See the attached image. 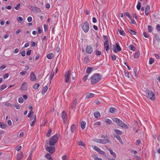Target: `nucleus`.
I'll return each instance as SVG.
<instances>
[{
	"label": "nucleus",
	"instance_id": "obj_1",
	"mask_svg": "<svg viewBox=\"0 0 160 160\" xmlns=\"http://www.w3.org/2000/svg\"><path fill=\"white\" fill-rule=\"evenodd\" d=\"M102 77V76L99 74H94L90 78L91 84L92 85H94L99 82L101 79Z\"/></svg>",
	"mask_w": 160,
	"mask_h": 160
},
{
	"label": "nucleus",
	"instance_id": "obj_2",
	"mask_svg": "<svg viewBox=\"0 0 160 160\" xmlns=\"http://www.w3.org/2000/svg\"><path fill=\"white\" fill-rule=\"evenodd\" d=\"M113 121L114 122L116 123L118 126L123 128L125 129H128V125L118 118H113Z\"/></svg>",
	"mask_w": 160,
	"mask_h": 160
},
{
	"label": "nucleus",
	"instance_id": "obj_3",
	"mask_svg": "<svg viewBox=\"0 0 160 160\" xmlns=\"http://www.w3.org/2000/svg\"><path fill=\"white\" fill-rule=\"evenodd\" d=\"M146 94L147 98L151 101H154L155 100V95L154 92L151 90H148Z\"/></svg>",
	"mask_w": 160,
	"mask_h": 160
},
{
	"label": "nucleus",
	"instance_id": "obj_4",
	"mask_svg": "<svg viewBox=\"0 0 160 160\" xmlns=\"http://www.w3.org/2000/svg\"><path fill=\"white\" fill-rule=\"evenodd\" d=\"M58 139V135L56 134L54 135L49 140V145L50 146L54 145L57 142Z\"/></svg>",
	"mask_w": 160,
	"mask_h": 160
},
{
	"label": "nucleus",
	"instance_id": "obj_5",
	"mask_svg": "<svg viewBox=\"0 0 160 160\" xmlns=\"http://www.w3.org/2000/svg\"><path fill=\"white\" fill-rule=\"evenodd\" d=\"M82 27L84 32H87L89 29V24L88 22H85L82 23Z\"/></svg>",
	"mask_w": 160,
	"mask_h": 160
},
{
	"label": "nucleus",
	"instance_id": "obj_6",
	"mask_svg": "<svg viewBox=\"0 0 160 160\" xmlns=\"http://www.w3.org/2000/svg\"><path fill=\"white\" fill-rule=\"evenodd\" d=\"M65 81L66 83H68L69 82V79L71 77V71L68 70L65 72L64 75Z\"/></svg>",
	"mask_w": 160,
	"mask_h": 160
},
{
	"label": "nucleus",
	"instance_id": "obj_7",
	"mask_svg": "<svg viewBox=\"0 0 160 160\" xmlns=\"http://www.w3.org/2000/svg\"><path fill=\"white\" fill-rule=\"evenodd\" d=\"M92 147L95 150L97 151L100 154L104 155H106V154L105 152L101 150L98 147L95 146H92Z\"/></svg>",
	"mask_w": 160,
	"mask_h": 160
},
{
	"label": "nucleus",
	"instance_id": "obj_8",
	"mask_svg": "<svg viewBox=\"0 0 160 160\" xmlns=\"http://www.w3.org/2000/svg\"><path fill=\"white\" fill-rule=\"evenodd\" d=\"M86 51L87 53L90 54L93 52V49L92 46L89 45L87 46Z\"/></svg>",
	"mask_w": 160,
	"mask_h": 160
},
{
	"label": "nucleus",
	"instance_id": "obj_9",
	"mask_svg": "<svg viewBox=\"0 0 160 160\" xmlns=\"http://www.w3.org/2000/svg\"><path fill=\"white\" fill-rule=\"evenodd\" d=\"M30 78V80L32 82H35L37 80L36 76L33 72L31 73Z\"/></svg>",
	"mask_w": 160,
	"mask_h": 160
},
{
	"label": "nucleus",
	"instance_id": "obj_10",
	"mask_svg": "<svg viewBox=\"0 0 160 160\" xmlns=\"http://www.w3.org/2000/svg\"><path fill=\"white\" fill-rule=\"evenodd\" d=\"M62 117L64 123H65L67 121V113L64 111L62 112Z\"/></svg>",
	"mask_w": 160,
	"mask_h": 160
},
{
	"label": "nucleus",
	"instance_id": "obj_11",
	"mask_svg": "<svg viewBox=\"0 0 160 160\" xmlns=\"http://www.w3.org/2000/svg\"><path fill=\"white\" fill-rule=\"evenodd\" d=\"M46 150L51 153H53L55 150V147L53 146L48 147L46 148Z\"/></svg>",
	"mask_w": 160,
	"mask_h": 160
},
{
	"label": "nucleus",
	"instance_id": "obj_12",
	"mask_svg": "<svg viewBox=\"0 0 160 160\" xmlns=\"http://www.w3.org/2000/svg\"><path fill=\"white\" fill-rule=\"evenodd\" d=\"M150 12V7L149 5H147L146 8L145 14L148 16Z\"/></svg>",
	"mask_w": 160,
	"mask_h": 160
},
{
	"label": "nucleus",
	"instance_id": "obj_13",
	"mask_svg": "<svg viewBox=\"0 0 160 160\" xmlns=\"http://www.w3.org/2000/svg\"><path fill=\"white\" fill-rule=\"evenodd\" d=\"M104 48L105 50L108 52L110 49V47L109 45V43H104Z\"/></svg>",
	"mask_w": 160,
	"mask_h": 160
},
{
	"label": "nucleus",
	"instance_id": "obj_14",
	"mask_svg": "<svg viewBox=\"0 0 160 160\" xmlns=\"http://www.w3.org/2000/svg\"><path fill=\"white\" fill-rule=\"evenodd\" d=\"M77 104V100L76 99H75L72 102V106H71V108L72 109H73L75 108Z\"/></svg>",
	"mask_w": 160,
	"mask_h": 160
},
{
	"label": "nucleus",
	"instance_id": "obj_15",
	"mask_svg": "<svg viewBox=\"0 0 160 160\" xmlns=\"http://www.w3.org/2000/svg\"><path fill=\"white\" fill-rule=\"evenodd\" d=\"M94 96V94L89 92L87 93L86 95L85 98L86 99H89V98L93 97Z\"/></svg>",
	"mask_w": 160,
	"mask_h": 160
},
{
	"label": "nucleus",
	"instance_id": "obj_16",
	"mask_svg": "<svg viewBox=\"0 0 160 160\" xmlns=\"http://www.w3.org/2000/svg\"><path fill=\"white\" fill-rule=\"evenodd\" d=\"M27 85L26 82H23L21 87V89L22 90H24L27 89Z\"/></svg>",
	"mask_w": 160,
	"mask_h": 160
},
{
	"label": "nucleus",
	"instance_id": "obj_17",
	"mask_svg": "<svg viewBox=\"0 0 160 160\" xmlns=\"http://www.w3.org/2000/svg\"><path fill=\"white\" fill-rule=\"evenodd\" d=\"M32 10L34 12L36 13L40 12V9L38 7H33Z\"/></svg>",
	"mask_w": 160,
	"mask_h": 160
},
{
	"label": "nucleus",
	"instance_id": "obj_18",
	"mask_svg": "<svg viewBox=\"0 0 160 160\" xmlns=\"http://www.w3.org/2000/svg\"><path fill=\"white\" fill-rule=\"evenodd\" d=\"M101 143L103 144H105V143H106L108 142L109 143H111V141H109L108 139H101Z\"/></svg>",
	"mask_w": 160,
	"mask_h": 160
},
{
	"label": "nucleus",
	"instance_id": "obj_19",
	"mask_svg": "<svg viewBox=\"0 0 160 160\" xmlns=\"http://www.w3.org/2000/svg\"><path fill=\"white\" fill-rule=\"evenodd\" d=\"M54 57V54L52 53H50L47 55V58L48 59H52Z\"/></svg>",
	"mask_w": 160,
	"mask_h": 160
},
{
	"label": "nucleus",
	"instance_id": "obj_20",
	"mask_svg": "<svg viewBox=\"0 0 160 160\" xmlns=\"http://www.w3.org/2000/svg\"><path fill=\"white\" fill-rule=\"evenodd\" d=\"M86 123L84 121H82L81 123V128L82 129H84L85 128Z\"/></svg>",
	"mask_w": 160,
	"mask_h": 160
},
{
	"label": "nucleus",
	"instance_id": "obj_21",
	"mask_svg": "<svg viewBox=\"0 0 160 160\" xmlns=\"http://www.w3.org/2000/svg\"><path fill=\"white\" fill-rule=\"evenodd\" d=\"M48 89V87L47 86H45L42 89V94H44L47 92Z\"/></svg>",
	"mask_w": 160,
	"mask_h": 160
},
{
	"label": "nucleus",
	"instance_id": "obj_22",
	"mask_svg": "<svg viewBox=\"0 0 160 160\" xmlns=\"http://www.w3.org/2000/svg\"><path fill=\"white\" fill-rule=\"evenodd\" d=\"M94 115L95 118H98L100 117V114L98 111L94 113Z\"/></svg>",
	"mask_w": 160,
	"mask_h": 160
},
{
	"label": "nucleus",
	"instance_id": "obj_23",
	"mask_svg": "<svg viewBox=\"0 0 160 160\" xmlns=\"http://www.w3.org/2000/svg\"><path fill=\"white\" fill-rule=\"evenodd\" d=\"M23 157V153L21 152L17 154V159L20 160Z\"/></svg>",
	"mask_w": 160,
	"mask_h": 160
},
{
	"label": "nucleus",
	"instance_id": "obj_24",
	"mask_svg": "<svg viewBox=\"0 0 160 160\" xmlns=\"http://www.w3.org/2000/svg\"><path fill=\"white\" fill-rule=\"evenodd\" d=\"M108 151L110 152V154L112 155L114 158H116V155L115 153L111 149H109Z\"/></svg>",
	"mask_w": 160,
	"mask_h": 160
},
{
	"label": "nucleus",
	"instance_id": "obj_25",
	"mask_svg": "<svg viewBox=\"0 0 160 160\" xmlns=\"http://www.w3.org/2000/svg\"><path fill=\"white\" fill-rule=\"evenodd\" d=\"M118 32L121 35L124 36H125V33L124 32L121 30L118 29Z\"/></svg>",
	"mask_w": 160,
	"mask_h": 160
},
{
	"label": "nucleus",
	"instance_id": "obj_26",
	"mask_svg": "<svg viewBox=\"0 0 160 160\" xmlns=\"http://www.w3.org/2000/svg\"><path fill=\"white\" fill-rule=\"evenodd\" d=\"M103 38L104 40L105 41V42L104 43H108L109 42V39L107 36L105 35H103Z\"/></svg>",
	"mask_w": 160,
	"mask_h": 160
},
{
	"label": "nucleus",
	"instance_id": "obj_27",
	"mask_svg": "<svg viewBox=\"0 0 160 160\" xmlns=\"http://www.w3.org/2000/svg\"><path fill=\"white\" fill-rule=\"evenodd\" d=\"M110 112L112 113H114L116 111V109L113 108V107H111L109 109Z\"/></svg>",
	"mask_w": 160,
	"mask_h": 160
},
{
	"label": "nucleus",
	"instance_id": "obj_28",
	"mask_svg": "<svg viewBox=\"0 0 160 160\" xmlns=\"http://www.w3.org/2000/svg\"><path fill=\"white\" fill-rule=\"evenodd\" d=\"M116 46L118 50L119 51H120L121 50V48L120 47L118 42L116 43Z\"/></svg>",
	"mask_w": 160,
	"mask_h": 160
},
{
	"label": "nucleus",
	"instance_id": "obj_29",
	"mask_svg": "<svg viewBox=\"0 0 160 160\" xmlns=\"http://www.w3.org/2000/svg\"><path fill=\"white\" fill-rule=\"evenodd\" d=\"M154 40H155L156 42H157L158 43L159 42L160 39L159 38V37L158 35H156L154 37Z\"/></svg>",
	"mask_w": 160,
	"mask_h": 160
},
{
	"label": "nucleus",
	"instance_id": "obj_30",
	"mask_svg": "<svg viewBox=\"0 0 160 160\" xmlns=\"http://www.w3.org/2000/svg\"><path fill=\"white\" fill-rule=\"evenodd\" d=\"M128 31L131 34L133 35H135L136 34V32L130 29H128Z\"/></svg>",
	"mask_w": 160,
	"mask_h": 160
},
{
	"label": "nucleus",
	"instance_id": "obj_31",
	"mask_svg": "<svg viewBox=\"0 0 160 160\" xmlns=\"http://www.w3.org/2000/svg\"><path fill=\"white\" fill-rule=\"evenodd\" d=\"M116 138L122 144H123V142L122 140V139L118 135H117L116 136Z\"/></svg>",
	"mask_w": 160,
	"mask_h": 160
},
{
	"label": "nucleus",
	"instance_id": "obj_32",
	"mask_svg": "<svg viewBox=\"0 0 160 160\" xmlns=\"http://www.w3.org/2000/svg\"><path fill=\"white\" fill-rule=\"evenodd\" d=\"M92 69L91 67H88L86 69V72L88 74L91 73Z\"/></svg>",
	"mask_w": 160,
	"mask_h": 160
},
{
	"label": "nucleus",
	"instance_id": "obj_33",
	"mask_svg": "<svg viewBox=\"0 0 160 160\" xmlns=\"http://www.w3.org/2000/svg\"><path fill=\"white\" fill-rule=\"evenodd\" d=\"M148 32H151L153 30V28L152 26L150 25H149L148 27Z\"/></svg>",
	"mask_w": 160,
	"mask_h": 160
},
{
	"label": "nucleus",
	"instance_id": "obj_34",
	"mask_svg": "<svg viewBox=\"0 0 160 160\" xmlns=\"http://www.w3.org/2000/svg\"><path fill=\"white\" fill-rule=\"evenodd\" d=\"M39 86L40 85L39 83H36L34 85L33 88L35 89H37L38 88Z\"/></svg>",
	"mask_w": 160,
	"mask_h": 160
},
{
	"label": "nucleus",
	"instance_id": "obj_35",
	"mask_svg": "<svg viewBox=\"0 0 160 160\" xmlns=\"http://www.w3.org/2000/svg\"><path fill=\"white\" fill-rule=\"evenodd\" d=\"M6 125L3 122H0V128L4 129Z\"/></svg>",
	"mask_w": 160,
	"mask_h": 160
},
{
	"label": "nucleus",
	"instance_id": "obj_36",
	"mask_svg": "<svg viewBox=\"0 0 160 160\" xmlns=\"http://www.w3.org/2000/svg\"><path fill=\"white\" fill-rule=\"evenodd\" d=\"M129 47L130 50L133 51H135V48L133 45H131L129 46Z\"/></svg>",
	"mask_w": 160,
	"mask_h": 160
},
{
	"label": "nucleus",
	"instance_id": "obj_37",
	"mask_svg": "<svg viewBox=\"0 0 160 160\" xmlns=\"http://www.w3.org/2000/svg\"><path fill=\"white\" fill-rule=\"evenodd\" d=\"M45 156H46V158H47V159H48L50 160V159H51L52 158L51 157V155L48 153L46 154Z\"/></svg>",
	"mask_w": 160,
	"mask_h": 160
},
{
	"label": "nucleus",
	"instance_id": "obj_38",
	"mask_svg": "<svg viewBox=\"0 0 160 160\" xmlns=\"http://www.w3.org/2000/svg\"><path fill=\"white\" fill-rule=\"evenodd\" d=\"M140 55L139 52H136L134 54V57L135 58H138L139 57Z\"/></svg>",
	"mask_w": 160,
	"mask_h": 160
},
{
	"label": "nucleus",
	"instance_id": "obj_39",
	"mask_svg": "<svg viewBox=\"0 0 160 160\" xmlns=\"http://www.w3.org/2000/svg\"><path fill=\"white\" fill-rule=\"evenodd\" d=\"M154 59L152 58H150L149 61V64H152L154 62Z\"/></svg>",
	"mask_w": 160,
	"mask_h": 160
},
{
	"label": "nucleus",
	"instance_id": "obj_40",
	"mask_svg": "<svg viewBox=\"0 0 160 160\" xmlns=\"http://www.w3.org/2000/svg\"><path fill=\"white\" fill-rule=\"evenodd\" d=\"M33 114V111H32V110H31L30 112H29L28 117L29 118H31L32 117V114Z\"/></svg>",
	"mask_w": 160,
	"mask_h": 160
},
{
	"label": "nucleus",
	"instance_id": "obj_41",
	"mask_svg": "<svg viewBox=\"0 0 160 160\" xmlns=\"http://www.w3.org/2000/svg\"><path fill=\"white\" fill-rule=\"evenodd\" d=\"M105 122L108 124H110L112 123V121L108 118H107L105 119Z\"/></svg>",
	"mask_w": 160,
	"mask_h": 160
},
{
	"label": "nucleus",
	"instance_id": "obj_42",
	"mask_svg": "<svg viewBox=\"0 0 160 160\" xmlns=\"http://www.w3.org/2000/svg\"><path fill=\"white\" fill-rule=\"evenodd\" d=\"M18 101L19 103H22L23 102V99L22 98L20 97L18 99Z\"/></svg>",
	"mask_w": 160,
	"mask_h": 160
},
{
	"label": "nucleus",
	"instance_id": "obj_43",
	"mask_svg": "<svg viewBox=\"0 0 160 160\" xmlns=\"http://www.w3.org/2000/svg\"><path fill=\"white\" fill-rule=\"evenodd\" d=\"M78 145L79 146H81L83 147L85 146V144L83 143V142L82 141H80L78 143Z\"/></svg>",
	"mask_w": 160,
	"mask_h": 160
},
{
	"label": "nucleus",
	"instance_id": "obj_44",
	"mask_svg": "<svg viewBox=\"0 0 160 160\" xmlns=\"http://www.w3.org/2000/svg\"><path fill=\"white\" fill-rule=\"evenodd\" d=\"M141 7V4L140 2H139L137 6V8L138 10H139Z\"/></svg>",
	"mask_w": 160,
	"mask_h": 160
},
{
	"label": "nucleus",
	"instance_id": "obj_45",
	"mask_svg": "<svg viewBox=\"0 0 160 160\" xmlns=\"http://www.w3.org/2000/svg\"><path fill=\"white\" fill-rule=\"evenodd\" d=\"M88 77V75H85L83 78L82 80L84 82H85L87 80Z\"/></svg>",
	"mask_w": 160,
	"mask_h": 160
},
{
	"label": "nucleus",
	"instance_id": "obj_46",
	"mask_svg": "<svg viewBox=\"0 0 160 160\" xmlns=\"http://www.w3.org/2000/svg\"><path fill=\"white\" fill-rule=\"evenodd\" d=\"M4 103L5 105L6 106H10V107H11L12 106L11 104L8 102H4Z\"/></svg>",
	"mask_w": 160,
	"mask_h": 160
},
{
	"label": "nucleus",
	"instance_id": "obj_47",
	"mask_svg": "<svg viewBox=\"0 0 160 160\" xmlns=\"http://www.w3.org/2000/svg\"><path fill=\"white\" fill-rule=\"evenodd\" d=\"M101 54V52L100 51L97 50L96 52V55L97 56H99Z\"/></svg>",
	"mask_w": 160,
	"mask_h": 160
},
{
	"label": "nucleus",
	"instance_id": "obj_48",
	"mask_svg": "<svg viewBox=\"0 0 160 160\" xmlns=\"http://www.w3.org/2000/svg\"><path fill=\"white\" fill-rule=\"evenodd\" d=\"M6 87L7 86L6 85H3L0 88V90L1 91H2L3 90L5 89Z\"/></svg>",
	"mask_w": 160,
	"mask_h": 160
},
{
	"label": "nucleus",
	"instance_id": "obj_49",
	"mask_svg": "<svg viewBox=\"0 0 160 160\" xmlns=\"http://www.w3.org/2000/svg\"><path fill=\"white\" fill-rule=\"evenodd\" d=\"M130 20L131 22L134 24H136V21L133 19H132V18H131V19H129Z\"/></svg>",
	"mask_w": 160,
	"mask_h": 160
},
{
	"label": "nucleus",
	"instance_id": "obj_50",
	"mask_svg": "<svg viewBox=\"0 0 160 160\" xmlns=\"http://www.w3.org/2000/svg\"><path fill=\"white\" fill-rule=\"evenodd\" d=\"M21 4L20 3H18L17 5V6L15 7V9L16 10H18L20 7Z\"/></svg>",
	"mask_w": 160,
	"mask_h": 160
},
{
	"label": "nucleus",
	"instance_id": "obj_51",
	"mask_svg": "<svg viewBox=\"0 0 160 160\" xmlns=\"http://www.w3.org/2000/svg\"><path fill=\"white\" fill-rule=\"evenodd\" d=\"M124 74L126 77H127L128 78L129 77V73L128 71H125Z\"/></svg>",
	"mask_w": 160,
	"mask_h": 160
},
{
	"label": "nucleus",
	"instance_id": "obj_52",
	"mask_svg": "<svg viewBox=\"0 0 160 160\" xmlns=\"http://www.w3.org/2000/svg\"><path fill=\"white\" fill-rule=\"evenodd\" d=\"M18 21L19 22H21L23 20V18L21 17H19L17 18Z\"/></svg>",
	"mask_w": 160,
	"mask_h": 160
},
{
	"label": "nucleus",
	"instance_id": "obj_53",
	"mask_svg": "<svg viewBox=\"0 0 160 160\" xmlns=\"http://www.w3.org/2000/svg\"><path fill=\"white\" fill-rule=\"evenodd\" d=\"M125 15L129 18L131 19V16L130 15V13L128 12H127L125 13Z\"/></svg>",
	"mask_w": 160,
	"mask_h": 160
},
{
	"label": "nucleus",
	"instance_id": "obj_54",
	"mask_svg": "<svg viewBox=\"0 0 160 160\" xmlns=\"http://www.w3.org/2000/svg\"><path fill=\"white\" fill-rule=\"evenodd\" d=\"M143 35L146 38H148V35L145 32H143Z\"/></svg>",
	"mask_w": 160,
	"mask_h": 160
},
{
	"label": "nucleus",
	"instance_id": "obj_55",
	"mask_svg": "<svg viewBox=\"0 0 160 160\" xmlns=\"http://www.w3.org/2000/svg\"><path fill=\"white\" fill-rule=\"evenodd\" d=\"M116 133L118 135H121L122 134V132L121 131H115Z\"/></svg>",
	"mask_w": 160,
	"mask_h": 160
},
{
	"label": "nucleus",
	"instance_id": "obj_56",
	"mask_svg": "<svg viewBox=\"0 0 160 160\" xmlns=\"http://www.w3.org/2000/svg\"><path fill=\"white\" fill-rule=\"evenodd\" d=\"M54 76V72L53 73H52L50 74L49 76V80H51L52 79L53 77Z\"/></svg>",
	"mask_w": 160,
	"mask_h": 160
},
{
	"label": "nucleus",
	"instance_id": "obj_57",
	"mask_svg": "<svg viewBox=\"0 0 160 160\" xmlns=\"http://www.w3.org/2000/svg\"><path fill=\"white\" fill-rule=\"evenodd\" d=\"M32 18L31 17L29 16L27 20L28 22H30L32 21Z\"/></svg>",
	"mask_w": 160,
	"mask_h": 160
},
{
	"label": "nucleus",
	"instance_id": "obj_58",
	"mask_svg": "<svg viewBox=\"0 0 160 160\" xmlns=\"http://www.w3.org/2000/svg\"><path fill=\"white\" fill-rule=\"evenodd\" d=\"M24 135V133L23 132H21L18 135L19 137H23Z\"/></svg>",
	"mask_w": 160,
	"mask_h": 160
},
{
	"label": "nucleus",
	"instance_id": "obj_59",
	"mask_svg": "<svg viewBox=\"0 0 160 160\" xmlns=\"http://www.w3.org/2000/svg\"><path fill=\"white\" fill-rule=\"evenodd\" d=\"M26 71H22L20 73V74L21 75H25L27 73Z\"/></svg>",
	"mask_w": 160,
	"mask_h": 160
},
{
	"label": "nucleus",
	"instance_id": "obj_60",
	"mask_svg": "<svg viewBox=\"0 0 160 160\" xmlns=\"http://www.w3.org/2000/svg\"><path fill=\"white\" fill-rule=\"evenodd\" d=\"M44 31L45 32H46L48 30V27L47 25L46 24H44Z\"/></svg>",
	"mask_w": 160,
	"mask_h": 160
},
{
	"label": "nucleus",
	"instance_id": "obj_61",
	"mask_svg": "<svg viewBox=\"0 0 160 160\" xmlns=\"http://www.w3.org/2000/svg\"><path fill=\"white\" fill-rule=\"evenodd\" d=\"M137 70L136 69H134L133 70V74L135 76H137Z\"/></svg>",
	"mask_w": 160,
	"mask_h": 160
},
{
	"label": "nucleus",
	"instance_id": "obj_62",
	"mask_svg": "<svg viewBox=\"0 0 160 160\" xmlns=\"http://www.w3.org/2000/svg\"><path fill=\"white\" fill-rule=\"evenodd\" d=\"M26 55V52L25 51H22L21 52V55L22 57H24Z\"/></svg>",
	"mask_w": 160,
	"mask_h": 160
},
{
	"label": "nucleus",
	"instance_id": "obj_63",
	"mask_svg": "<svg viewBox=\"0 0 160 160\" xmlns=\"http://www.w3.org/2000/svg\"><path fill=\"white\" fill-rule=\"evenodd\" d=\"M35 122V121L34 120H32V121L30 123V124L31 126L34 125Z\"/></svg>",
	"mask_w": 160,
	"mask_h": 160
},
{
	"label": "nucleus",
	"instance_id": "obj_64",
	"mask_svg": "<svg viewBox=\"0 0 160 160\" xmlns=\"http://www.w3.org/2000/svg\"><path fill=\"white\" fill-rule=\"evenodd\" d=\"M156 29L158 31H160V25L158 24L156 26Z\"/></svg>",
	"mask_w": 160,
	"mask_h": 160
}]
</instances>
